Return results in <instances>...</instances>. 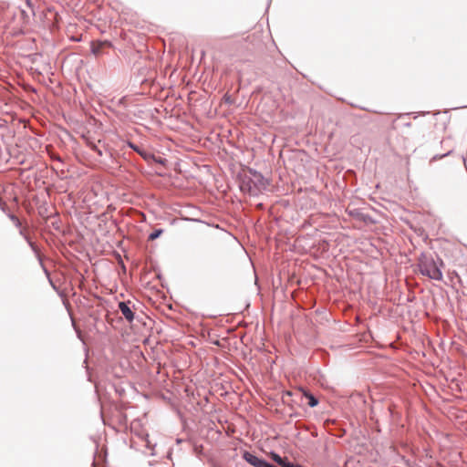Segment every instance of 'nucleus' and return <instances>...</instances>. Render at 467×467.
I'll return each mask as SVG.
<instances>
[{
  "label": "nucleus",
  "instance_id": "nucleus-1",
  "mask_svg": "<svg viewBox=\"0 0 467 467\" xmlns=\"http://www.w3.org/2000/svg\"><path fill=\"white\" fill-rule=\"evenodd\" d=\"M444 264L442 260H439L436 262L431 257L422 256L419 262L420 272L428 276L431 279L441 281L442 280V272L441 267H443Z\"/></svg>",
  "mask_w": 467,
  "mask_h": 467
},
{
  "label": "nucleus",
  "instance_id": "nucleus-2",
  "mask_svg": "<svg viewBox=\"0 0 467 467\" xmlns=\"http://www.w3.org/2000/svg\"><path fill=\"white\" fill-rule=\"evenodd\" d=\"M110 47H112V44L108 40L93 41L91 43V52L96 57L102 55L106 48H110Z\"/></svg>",
  "mask_w": 467,
  "mask_h": 467
},
{
  "label": "nucleus",
  "instance_id": "nucleus-3",
  "mask_svg": "<svg viewBox=\"0 0 467 467\" xmlns=\"http://www.w3.org/2000/svg\"><path fill=\"white\" fill-rule=\"evenodd\" d=\"M244 459L247 462L252 464L253 466H255V467H268V462H266L265 461L256 457L255 455H254V454H252L250 452L245 451L244 453Z\"/></svg>",
  "mask_w": 467,
  "mask_h": 467
},
{
  "label": "nucleus",
  "instance_id": "nucleus-4",
  "mask_svg": "<svg viewBox=\"0 0 467 467\" xmlns=\"http://www.w3.org/2000/svg\"><path fill=\"white\" fill-rule=\"evenodd\" d=\"M119 309L122 316L129 321L131 322L134 319V313L130 306V302H120L119 304Z\"/></svg>",
  "mask_w": 467,
  "mask_h": 467
},
{
  "label": "nucleus",
  "instance_id": "nucleus-5",
  "mask_svg": "<svg viewBox=\"0 0 467 467\" xmlns=\"http://www.w3.org/2000/svg\"><path fill=\"white\" fill-rule=\"evenodd\" d=\"M302 392H303V395L308 400V405L310 407H315L317 405L318 401L309 392L304 390V389H301Z\"/></svg>",
  "mask_w": 467,
  "mask_h": 467
},
{
  "label": "nucleus",
  "instance_id": "nucleus-6",
  "mask_svg": "<svg viewBox=\"0 0 467 467\" xmlns=\"http://www.w3.org/2000/svg\"><path fill=\"white\" fill-rule=\"evenodd\" d=\"M272 459L278 463L280 466H284V464L287 462L286 459H283L281 456H279L276 453H272Z\"/></svg>",
  "mask_w": 467,
  "mask_h": 467
},
{
  "label": "nucleus",
  "instance_id": "nucleus-7",
  "mask_svg": "<svg viewBox=\"0 0 467 467\" xmlns=\"http://www.w3.org/2000/svg\"><path fill=\"white\" fill-rule=\"evenodd\" d=\"M161 234H162L161 229L155 230L153 233H151L150 234L149 240L153 241V240L157 239L158 237H160Z\"/></svg>",
  "mask_w": 467,
  "mask_h": 467
},
{
  "label": "nucleus",
  "instance_id": "nucleus-8",
  "mask_svg": "<svg viewBox=\"0 0 467 467\" xmlns=\"http://www.w3.org/2000/svg\"><path fill=\"white\" fill-rule=\"evenodd\" d=\"M283 467H302V466H300V465H296V464H294V463H292V462H288V461H287V462L284 464V466H283Z\"/></svg>",
  "mask_w": 467,
  "mask_h": 467
},
{
  "label": "nucleus",
  "instance_id": "nucleus-9",
  "mask_svg": "<svg viewBox=\"0 0 467 467\" xmlns=\"http://www.w3.org/2000/svg\"><path fill=\"white\" fill-rule=\"evenodd\" d=\"M130 146L134 149L137 152H139L140 155H142L141 151L137 148L135 147L133 144L130 143Z\"/></svg>",
  "mask_w": 467,
  "mask_h": 467
},
{
  "label": "nucleus",
  "instance_id": "nucleus-10",
  "mask_svg": "<svg viewBox=\"0 0 467 467\" xmlns=\"http://www.w3.org/2000/svg\"><path fill=\"white\" fill-rule=\"evenodd\" d=\"M93 467H97L96 463H93Z\"/></svg>",
  "mask_w": 467,
  "mask_h": 467
}]
</instances>
